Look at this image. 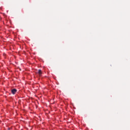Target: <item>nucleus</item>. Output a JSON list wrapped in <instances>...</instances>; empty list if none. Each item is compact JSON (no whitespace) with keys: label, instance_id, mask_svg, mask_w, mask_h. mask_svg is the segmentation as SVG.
<instances>
[{"label":"nucleus","instance_id":"obj_1","mask_svg":"<svg viewBox=\"0 0 130 130\" xmlns=\"http://www.w3.org/2000/svg\"><path fill=\"white\" fill-rule=\"evenodd\" d=\"M11 92L13 95H15V93H17V89L16 88H14L11 90Z\"/></svg>","mask_w":130,"mask_h":130},{"label":"nucleus","instance_id":"obj_2","mask_svg":"<svg viewBox=\"0 0 130 130\" xmlns=\"http://www.w3.org/2000/svg\"><path fill=\"white\" fill-rule=\"evenodd\" d=\"M37 74H39V77H41L42 76V71L41 70H39Z\"/></svg>","mask_w":130,"mask_h":130}]
</instances>
